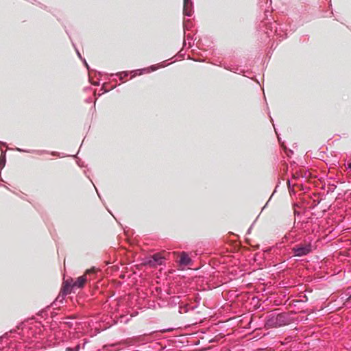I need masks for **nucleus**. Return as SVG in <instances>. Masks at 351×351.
Wrapping results in <instances>:
<instances>
[{
  "label": "nucleus",
  "instance_id": "f257e3e1",
  "mask_svg": "<svg viewBox=\"0 0 351 351\" xmlns=\"http://www.w3.org/2000/svg\"><path fill=\"white\" fill-rule=\"evenodd\" d=\"M154 72V64L150 65L147 67L134 69L132 71H124L121 72H117L116 73H112L111 76H117L119 77L120 80L122 82L125 77L130 76V78L132 79L136 76L142 75L147 73H151Z\"/></svg>",
  "mask_w": 351,
  "mask_h": 351
},
{
  "label": "nucleus",
  "instance_id": "f03ea898",
  "mask_svg": "<svg viewBox=\"0 0 351 351\" xmlns=\"http://www.w3.org/2000/svg\"><path fill=\"white\" fill-rule=\"evenodd\" d=\"M154 72V64L150 65L147 67L134 69L132 71H124L121 72H117L116 73H112L111 76H117L119 77L120 80L122 82L125 77L130 76V78L132 79L136 76L142 75L147 73H151Z\"/></svg>",
  "mask_w": 351,
  "mask_h": 351
},
{
  "label": "nucleus",
  "instance_id": "7ed1b4c3",
  "mask_svg": "<svg viewBox=\"0 0 351 351\" xmlns=\"http://www.w3.org/2000/svg\"><path fill=\"white\" fill-rule=\"evenodd\" d=\"M87 280L85 275L82 276L77 278V280L72 282L66 281L65 283V287L63 289L64 293L67 294L71 292L73 289L75 288H82Z\"/></svg>",
  "mask_w": 351,
  "mask_h": 351
},
{
  "label": "nucleus",
  "instance_id": "20e7f679",
  "mask_svg": "<svg viewBox=\"0 0 351 351\" xmlns=\"http://www.w3.org/2000/svg\"><path fill=\"white\" fill-rule=\"evenodd\" d=\"M294 256H302L312 252V245L310 243H304L295 245L292 249Z\"/></svg>",
  "mask_w": 351,
  "mask_h": 351
},
{
  "label": "nucleus",
  "instance_id": "39448f33",
  "mask_svg": "<svg viewBox=\"0 0 351 351\" xmlns=\"http://www.w3.org/2000/svg\"><path fill=\"white\" fill-rule=\"evenodd\" d=\"M285 315H283L282 314H278L276 317H272L269 318L267 321L266 325L269 328H276V327L285 326L287 324V322L285 320Z\"/></svg>",
  "mask_w": 351,
  "mask_h": 351
},
{
  "label": "nucleus",
  "instance_id": "423d86ee",
  "mask_svg": "<svg viewBox=\"0 0 351 351\" xmlns=\"http://www.w3.org/2000/svg\"><path fill=\"white\" fill-rule=\"evenodd\" d=\"M183 14L187 16H191L193 14V3L192 1H184Z\"/></svg>",
  "mask_w": 351,
  "mask_h": 351
},
{
  "label": "nucleus",
  "instance_id": "0eeeda50",
  "mask_svg": "<svg viewBox=\"0 0 351 351\" xmlns=\"http://www.w3.org/2000/svg\"><path fill=\"white\" fill-rule=\"evenodd\" d=\"M179 263L180 265H189L191 263V259L190 258L187 253L182 252L180 254Z\"/></svg>",
  "mask_w": 351,
  "mask_h": 351
},
{
  "label": "nucleus",
  "instance_id": "6e6552de",
  "mask_svg": "<svg viewBox=\"0 0 351 351\" xmlns=\"http://www.w3.org/2000/svg\"><path fill=\"white\" fill-rule=\"evenodd\" d=\"M167 254V252H163L162 254L160 253H158V254H155V258H154V260H155V265L157 264V265H162L164 260L165 259V256Z\"/></svg>",
  "mask_w": 351,
  "mask_h": 351
},
{
  "label": "nucleus",
  "instance_id": "1a4fd4ad",
  "mask_svg": "<svg viewBox=\"0 0 351 351\" xmlns=\"http://www.w3.org/2000/svg\"><path fill=\"white\" fill-rule=\"evenodd\" d=\"M5 162H6L5 155H1V157H0V172L5 167Z\"/></svg>",
  "mask_w": 351,
  "mask_h": 351
},
{
  "label": "nucleus",
  "instance_id": "9d476101",
  "mask_svg": "<svg viewBox=\"0 0 351 351\" xmlns=\"http://www.w3.org/2000/svg\"><path fill=\"white\" fill-rule=\"evenodd\" d=\"M7 144L5 142L0 141V152L1 154H6L7 149H3L4 147H6Z\"/></svg>",
  "mask_w": 351,
  "mask_h": 351
},
{
  "label": "nucleus",
  "instance_id": "9b49d317",
  "mask_svg": "<svg viewBox=\"0 0 351 351\" xmlns=\"http://www.w3.org/2000/svg\"><path fill=\"white\" fill-rule=\"evenodd\" d=\"M74 158L75 161L80 167L84 166V162L77 157V155H72Z\"/></svg>",
  "mask_w": 351,
  "mask_h": 351
},
{
  "label": "nucleus",
  "instance_id": "f8f14e48",
  "mask_svg": "<svg viewBox=\"0 0 351 351\" xmlns=\"http://www.w3.org/2000/svg\"><path fill=\"white\" fill-rule=\"evenodd\" d=\"M80 345H77L75 348L67 347L66 351H79Z\"/></svg>",
  "mask_w": 351,
  "mask_h": 351
},
{
  "label": "nucleus",
  "instance_id": "ddd939ff",
  "mask_svg": "<svg viewBox=\"0 0 351 351\" xmlns=\"http://www.w3.org/2000/svg\"><path fill=\"white\" fill-rule=\"evenodd\" d=\"M100 90L101 91V93L98 94V97H100L101 95H103L104 93H108L110 91L109 89H106V88H105L103 86L101 88Z\"/></svg>",
  "mask_w": 351,
  "mask_h": 351
},
{
  "label": "nucleus",
  "instance_id": "4468645a",
  "mask_svg": "<svg viewBox=\"0 0 351 351\" xmlns=\"http://www.w3.org/2000/svg\"><path fill=\"white\" fill-rule=\"evenodd\" d=\"M166 64H165V62L160 63V64H155V67H154V69L155 71L159 68H161V67H164L165 66Z\"/></svg>",
  "mask_w": 351,
  "mask_h": 351
},
{
  "label": "nucleus",
  "instance_id": "2eb2a0df",
  "mask_svg": "<svg viewBox=\"0 0 351 351\" xmlns=\"http://www.w3.org/2000/svg\"><path fill=\"white\" fill-rule=\"evenodd\" d=\"M72 45H73V46L75 47V49L76 50V53H77V56L82 60L83 58L82 57V55L80 53V51H78V49L76 48L75 45L73 42H72Z\"/></svg>",
  "mask_w": 351,
  "mask_h": 351
},
{
  "label": "nucleus",
  "instance_id": "dca6fc26",
  "mask_svg": "<svg viewBox=\"0 0 351 351\" xmlns=\"http://www.w3.org/2000/svg\"><path fill=\"white\" fill-rule=\"evenodd\" d=\"M82 61L83 62V64L86 67V69L89 71L90 70V67H89V65L87 63L86 60L85 58H82Z\"/></svg>",
  "mask_w": 351,
  "mask_h": 351
},
{
  "label": "nucleus",
  "instance_id": "f3484780",
  "mask_svg": "<svg viewBox=\"0 0 351 351\" xmlns=\"http://www.w3.org/2000/svg\"><path fill=\"white\" fill-rule=\"evenodd\" d=\"M158 306H159L160 308H162V307H168V305H169V304H168V303H167L166 302L162 301V304H160V303H158Z\"/></svg>",
  "mask_w": 351,
  "mask_h": 351
},
{
  "label": "nucleus",
  "instance_id": "a211bd4d",
  "mask_svg": "<svg viewBox=\"0 0 351 351\" xmlns=\"http://www.w3.org/2000/svg\"><path fill=\"white\" fill-rule=\"evenodd\" d=\"M162 346L159 343H155V350H162Z\"/></svg>",
  "mask_w": 351,
  "mask_h": 351
},
{
  "label": "nucleus",
  "instance_id": "6ab92c4d",
  "mask_svg": "<svg viewBox=\"0 0 351 351\" xmlns=\"http://www.w3.org/2000/svg\"><path fill=\"white\" fill-rule=\"evenodd\" d=\"M89 81L94 86H99L100 84V80H99L98 81L95 82H93L91 81V78L89 77Z\"/></svg>",
  "mask_w": 351,
  "mask_h": 351
},
{
  "label": "nucleus",
  "instance_id": "aec40b11",
  "mask_svg": "<svg viewBox=\"0 0 351 351\" xmlns=\"http://www.w3.org/2000/svg\"><path fill=\"white\" fill-rule=\"evenodd\" d=\"M40 154H61L60 152H47V151H42L40 152Z\"/></svg>",
  "mask_w": 351,
  "mask_h": 351
},
{
  "label": "nucleus",
  "instance_id": "412c9836",
  "mask_svg": "<svg viewBox=\"0 0 351 351\" xmlns=\"http://www.w3.org/2000/svg\"><path fill=\"white\" fill-rule=\"evenodd\" d=\"M15 150H16V151H18L19 152H29L28 150L23 149H21V148H18V147H16Z\"/></svg>",
  "mask_w": 351,
  "mask_h": 351
},
{
  "label": "nucleus",
  "instance_id": "4be33fe9",
  "mask_svg": "<svg viewBox=\"0 0 351 351\" xmlns=\"http://www.w3.org/2000/svg\"><path fill=\"white\" fill-rule=\"evenodd\" d=\"M38 5L42 8V9H44V10H46L47 9V6L45 5L44 4L40 3V2H38Z\"/></svg>",
  "mask_w": 351,
  "mask_h": 351
},
{
  "label": "nucleus",
  "instance_id": "5701e85b",
  "mask_svg": "<svg viewBox=\"0 0 351 351\" xmlns=\"http://www.w3.org/2000/svg\"><path fill=\"white\" fill-rule=\"evenodd\" d=\"M156 315H157L159 317L162 318L163 312H162V311H157Z\"/></svg>",
  "mask_w": 351,
  "mask_h": 351
},
{
  "label": "nucleus",
  "instance_id": "b1692460",
  "mask_svg": "<svg viewBox=\"0 0 351 351\" xmlns=\"http://www.w3.org/2000/svg\"><path fill=\"white\" fill-rule=\"evenodd\" d=\"M27 1L28 2H29V3H33V4H34L35 3H36V2H37V1H36V0H27Z\"/></svg>",
  "mask_w": 351,
  "mask_h": 351
},
{
  "label": "nucleus",
  "instance_id": "393cba45",
  "mask_svg": "<svg viewBox=\"0 0 351 351\" xmlns=\"http://www.w3.org/2000/svg\"><path fill=\"white\" fill-rule=\"evenodd\" d=\"M86 101L88 103H90V102H92V99L90 97H88L86 99Z\"/></svg>",
  "mask_w": 351,
  "mask_h": 351
},
{
  "label": "nucleus",
  "instance_id": "a878e982",
  "mask_svg": "<svg viewBox=\"0 0 351 351\" xmlns=\"http://www.w3.org/2000/svg\"><path fill=\"white\" fill-rule=\"evenodd\" d=\"M92 271H94V269H88L86 271V273L88 274V273H90Z\"/></svg>",
  "mask_w": 351,
  "mask_h": 351
},
{
  "label": "nucleus",
  "instance_id": "bb28decb",
  "mask_svg": "<svg viewBox=\"0 0 351 351\" xmlns=\"http://www.w3.org/2000/svg\"><path fill=\"white\" fill-rule=\"evenodd\" d=\"M348 168L351 171V162L348 163Z\"/></svg>",
  "mask_w": 351,
  "mask_h": 351
},
{
  "label": "nucleus",
  "instance_id": "cd10ccee",
  "mask_svg": "<svg viewBox=\"0 0 351 351\" xmlns=\"http://www.w3.org/2000/svg\"><path fill=\"white\" fill-rule=\"evenodd\" d=\"M156 291H157L158 292H159V291L160 292V291H161L160 289H158V288H157V287L156 288Z\"/></svg>",
  "mask_w": 351,
  "mask_h": 351
},
{
  "label": "nucleus",
  "instance_id": "c85d7f7f",
  "mask_svg": "<svg viewBox=\"0 0 351 351\" xmlns=\"http://www.w3.org/2000/svg\"><path fill=\"white\" fill-rule=\"evenodd\" d=\"M93 108H94V109L95 110V101L94 102Z\"/></svg>",
  "mask_w": 351,
  "mask_h": 351
},
{
  "label": "nucleus",
  "instance_id": "c756f323",
  "mask_svg": "<svg viewBox=\"0 0 351 351\" xmlns=\"http://www.w3.org/2000/svg\"><path fill=\"white\" fill-rule=\"evenodd\" d=\"M80 153V149L76 152V154H78Z\"/></svg>",
  "mask_w": 351,
  "mask_h": 351
}]
</instances>
